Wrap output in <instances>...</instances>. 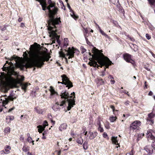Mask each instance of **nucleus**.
I'll use <instances>...</instances> for the list:
<instances>
[{
    "instance_id": "1",
    "label": "nucleus",
    "mask_w": 155,
    "mask_h": 155,
    "mask_svg": "<svg viewBox=\"0 0 155 155\" xmlns=\"http://www.w3.org/2000/svg\"><path fill=\"white\" fill-rule=\"evenodd\" d=\"M3 71H7V75L4 72H1L0 75V91L5 93L7 92L9 87L13 88L17 87L19 81L12 77L11 76H16L17 72L14 71V67L13 63L7 61L2 68Z\"/></svg>"
},
{
    "instance_id": "2",
    "label": "nucleus",
    "mask_w": 155,
    "mask_h": 155,
    "mask_svg": "<svg viewBox=\"0 0 155 155\" xmlns=\"http://www.w3.org/2000/svg\"><path fill=\"white\" fill-rule=\"evenodd\" d=\"M30 57L32 59V62H27L26 63L23 60H21L19 58L13 56L10 59V61L15 60L16 62V66L23 70L24 67L26 68L36 67L38 68L42 67L44 64L45 61H48L49 60L50 56L46 55L43 52L39 51H32L29 52Z\"/></svg>"
},
{
    "instance_id": "3",
    "label": "nucleus",
    "mask_w": 155,
    "mask_h": 155,
    "mask_svg": "<svg viewBox=\"0 0 155 155\" xmlns=\"http://www.w3.org/2000/svg\"><path fill=\"white\" fill-rule=\"evenodd\" d=\"M48 3L49 5L47 6V8L48 10L50 18L48 22V30L49 36L51 38L49 44L52 45L55 43L56 39L58 44L59 45L61 44V41L59 40L60 36L57 35L56 25L59 24L61 21L60 18H54V15L56 14L58 9L55 6V3H52L51 0H48Z\"/></svg>"
},
{
    "instance_id": "4",
    "label": "nucleus",
    "mask_w": 155,
    "mask_h": 155,
    "mask_svg": "<svg viewBox=\"0 0 155 155\" xmlns=\"http://www.w3.org/2000/svg\"><path fill=\"white\" fill-rule=\"evenodd\" d=\"M102 50H99L95 47H94L92 50L93 54H91V53L89 52L90 55L92 56V58H89L90 61L88 64L91 66L101 68L105 66L106 68H108L109 65L113 64L112 61L107 57L104 56L102 53Z\"/></svg>"
},
{
    "instance_id": "5",
    "label": "nucleus",
    "mask_w": 155,
    "mask_h": 155,
    "mask_svg": "<svg viewBox=\"0 0 155 155\" xmlns=\"http://www.w3.org/2000/svg\"><path fill=\"white\" fill-rule=\"evenodd\" d=\"M69 95L68 92H66V91H62L61 94L60 95L61 98H64L68 102V106L67 107L68 110H70L73 105L75 104V101L74 98L75 97V93L74 92L71 93Z\"/></svg>"
},
{
    "instance_id": "6",
    "label": "nucleus",
    "mask_w": 155,
    "mask_h": 155,
    "mask_svg": "<svg viewBox=\"0 0 155 155\" xmlns=\"http://www.w3.org/2000/svg\"><path fill=\"white\" fill-rule=\"evenodd\" d=\"M74 48L73 47H72V49H71L70 48H69L68 51H66V54L64 53L62 51L59 52V54L60 56L65 58L66 60L67 61V57L69 59L74 57Z\"/></svg>"
},
{
    "instance_id": "7",
    "label": "nucleus",
    "mask_w": 155,
    "mask_h": 155,
    "mask_svg": "<svg viewBox=\"0 0 155 155\" xmlns=\"http://www.w3.org/2000/svg\"><path fill=\"white\" fill-rule=\"evenodd\" d=\"M61 77L62 78V81L61 82L58 81V83L65 84L66 85V87H68V89L73 87V85L72 83L65 75H61Z\"/></svg>"
},
{
    "instance_id": "8",
    "label": "nucleus",
    "mask_w": 155,
    "mask_h": 155,
    "mask_svg": "<svg viewBox=\"0 0 155 155\" xmlns=\"http://www.w3.org/2000/svg\"><path fill=\"white\" fill-rule=\"evenodd\" d=\"M16 98V97H14L13 96H9L7 97L6 95H5L1 97V101L2 103L3 106H5L8 104L9 101H13Z\"/></svg>"
},
{
    "instance_id": "9",
    "label": "nucleus",
    "mask_w": 155,
    "mask_h": 155,
    "mask_svg": "<svg viewBox=\"0 0 155 155\" xmlns=\"http://www.w3.org/2000/svg\"><path fill=\"white\" fill-rule=\"evenodd\" d=\"M123 57L124 60L126 62L130 63L132 64L134 63V61L132 59V56L130 54L127 53H125L123 54Z\"/></svg>"
},
{
    "instance_id": "10",
    "label": "nucleus",
    "mask_w": 155,
    "mask_h": 155,
    "mask_svg": "<svg viewBox=\"0 0 155 155\" xmlns=\"http://www.w3.org/2000/svg\"><path fill=\"white\" fill-rule=\"evenodd\" d=\"M148 118L147 119V123L151 125L153 124L154 123L153 120L152 119L155 117V113L154 114L152 112L148 115Z\"/></svg>"
},
{
    "instance_id": "11",
    "label": "nucleus",
    "mask_w": 155,
    "mask_h": 155,
    "mask_svg": "<svg viewBox=\"0 0 155 155\" xmlns=\"http://www.w3.org/2000/svg\"><path fill=\"white\" fill-rule=\"evenodd\" d=\"M140 125V121H135L131 124L130 127V130L134 131V130L136 129L137 127Z\"/></svg>"
},
{
    "instance_id": "12",
    "label": "nucleus",
    "mask_w": 155,
    "mask_h": 155,
    "mask_svg": "<svg viewBox=\"0 0 155 155\" xmlns=\"http://www.w3.org/2000/svg\"><path fill=\"white\" fill-rule=\"evenodd\" d=\"M65 103V102L64 101H62L61 104H60L58 102H57L55 103V104L53 106L52 108L55 111L60 110V108L59 107V105L60 106H63Z\"/></svg>"
},
{
    "instance_id": "13",
    "label": "nucleus",
    "mask_w": 155,
    "mask_h": 155,
    "mask_svg": "<svg viewBox=\"0 0 155 155\" xmlns=\"http://www.w3.org/2000/svg\"><path fill=\"white\" fill-rule=\"evenodd\" d=\"M40 3V5L42 7V10L45 11L47 8V4L46 0H36Z\"/></svg>"
},
{
    "instance_id": "14",
    "label": "nucleus",
    "mask_w": 155,
    "mask_h": 155,
    "mask_svg": "<svg viewBox=\"0 0 155 155\" xmlns=\"http://www.w3.org/2000/svg\"><path fill=\"white\" fill-rule=\"evenodd\" d=\"M152 146H147L144 148L145 150L148 153V154H151L153 152V147H152Z\"/></svg>"
},
{
    "instance_id": "15",
    "label": "nucleus",
    "mask_w": 155,
    "mask_h": 155,
    "mask_svg": "<svg viewBox=\"0 0 155 155\" xmlns=\"http://www.w3.org/2000/svg\"><path fill=\"white\" fill-rule=\"evenodd\" d=\"M67 6H68V8H69V9H70V11L71 12V13L70 14L71 16L73 18H74L75 20H76V19L78 18V17L77 16H76V15H75L74 11H73L72 10L69 4L68 3H67Z\"/></svg>"
},
{
    "instance_id": "16",
    "label": "nucleus",
    "mask_w": 155,
    "mask_h": 155,
    "mask_svg": "<svg viewBox=\"0 0 155 155\" xmlns=\"http://www.w3.org/2000/svg\"><path fill=\"white\" fill-rule=\"evenodd\" d=\"M89 138L91 140L94 139L97 135V133L96 131L94 132H89Z\"/></svg>"
},
{
    "instance_id": "17",
    "label": "nucleus",
    "mask_w": 155,
    "mask_h": 155,
    "mask_svg": "<svg viewBox=\"0 0 155 155\" xmlns=\"http://www.w3.org/2000/svg\"><path fill=\"white\" fill-rule=\"evenodd\" d=\"M49 91L51 92L50 97L51 98L52 97V96L54 95H58V93L56 92L53 87L52 86H51L50 87Z\"/></svg>"
},
{
    "instance_id": "18",
    "label": "nucleus",
    "mask_w": 155,
    "mask_h": 155,
    "mask_svg": "<svg viewBox=\"0 0 155 155\" xmlns=\"http://www.w3.org/2000/svg\"><path fill=\"white\" fill-rule=\"evenodd\" d=\"M67 127V124L64 123L61 124L59 127V130L61 131H62L65 130Z\"/></svg>"
},
{
    "instance_id": "19",
    "label": "nucleus",
    "mask_w": 155,
    "mask_h": 155,
    "mask_svg": "<svg viewBox=\"0 0 155 155\" xmlns=\"http://www.w3.org/2000/svg\"><path fill=\"white\" fill-rule=\"evenodd\" d=\"M147 135L148 140L149 139H151L152 140L155 139V137L150 132H149L148 131Z\"/></svg>"
},
{
    "instance_id": "20",
    "label": "nucleus",
    "mask_w": 155,
    "mask_h": 155,
    "mask_svg": "<svg viewBox=\"0 0 155 155\" xmlns=\"http://www.w3.org/2000/svg\"><path fill=\"white\" fill-rule=\"evenodd\" d=\"M14 117L12 116H8L6 117V122L8 124L10 123L11 121L13 120L14 119Z\"/></svg>"
},
{
    "instance_id": "21",
    "label": "nucleus",
    "mask_w": 155,
    "mask_h": 155,
    "mask_svg": "<svg viewBox=\"0 0 155 155\" xmlns=\"http://www.w3.org/2000/svg\"><path fill=\"white\" fill-rule=\"evenodd\" d=\"M21 84L22 89L25 92L26 90V88L28 86L30 85V84L26 83H25Z\"/></svg>"
},
{
    "instance_id": "22",
    "label": "nucleus",
    "mask_w": 155,
    "mask_h": 155,
    "mask_svg": "<svg viewBox=\"0 0 155 155\" xmlns=\"http://www.w3.org/2000/svg\"><path fill=\"white\" fill-rule=\"evenodd\" d=\"M35 110L39 114H43V110L38 107L35 108Z\"/></svg>"
},
{
    "instance_id": "23",
    "label": "nucleus",
    "mask_w": 155,
    "mask_h": 155,
    "mask_svg": "<svg viewBox=\"0 0 155 155\" xmlns=\"http://www.w3.org/2000/svg\"><path fill=\"white\" fill-rule=\"evenodd\" d=\"M117 137H112L111 138V140L112 142L116 145L118 144V140L117 139Z\"/></svg>"
},
{
    "instance_id": "24",
    "label": "nucleus",
    "mask_w": 155,
    "mask_h": 155,
    "mask_svg": "<svg viewBox=\"0 0 155 155\" xmlns=\"http://www.w3.org/2000/svg\"><path fill=\"white\" fill-rule=\"evenodd\" d=\"M38 128V130L39 133H41L45 130V127H44L42 125H39L37 126Z\"/></svg>"
},
{
    "instance_id": "25",
    "label": "nucleus",
    "mask_w": 155,
    "mask_h": 155,
    "mask_svg": "<svg viewBox=\"0 0 155 155\" xmlns=\"http://www.w3.org/2000/svg\"><path fill=\"white\" fill-rule=\"evenodd\" d=\"M151 7L154 5L155 7V0H147Z\"/></svg>"
},
{
    "instance_id": "26",
    "label": "nucleus",
    "mask_w": 155,
    "mask_h": 155,
    "mask_svg": "<svg viewBox=\"0 0 155 155\" xmlns=\"http://www.w3.org/2000/svg\"><path fill=\"white\" fill-rule=\"evenodd\" d=\"M82 146L84 150H86L88 148L87 142L86 141L84 142Z\"/></svg>"
},
{
    "instance_id": "27",
    "label": "nucleus",
    "mask_w": 155,
    "mask_h": 155,
    "mask_svg": "<svg viewBox=\"0 0 155 155\" xmlns=\"http://www.w3.org/2000/svg\"><path fill=\"white\" fill-rule=\"evenodd\" d=\"M99 31L102 35L108 38H109V36L107 35L105 33L102 29H100Z\"/></svg>"
},
{
    "instance_id": "28",
    "label": "nucleus",
    "mask_w": 155,
    "mask_h": 155,
    "mask_svg": "<svg viewBox=\"0 0 155 155\" xmlns=\"http://www.w3.org/2000/svg\"><path fill=\"white\" fill-rule=\"evenodd\" d=\"M116 119V116H112L110 117L109 119L111 122H114L115 121Z\"/></svg>"
},
{
    "instance_id": "29",
    "label": "nucleus",
    "mask_w": 155,
    "mask_h": 155,
    "mask_svg": "<svg viewBox=\"0 0 155 155\" xmlns=\"http://www.w3.org/2000/svg\"><path fill=\"white\" fill-rule=\"evenodd\" d=\"M10 132V128L9 127L5 128L4 130V132L5 133H9Z\"/></svg>"
},
{
    "instance_id": "30",
    "label": "nucleus",
    "mask_w": 155,
    "mask_h": 155,
    "mask_svg": "<svg viewBox=\"0 0 155 155\" xmlns=\"http://www.w3.org/2000/svg\"><path fill=\"white\" fill-rule=\"evenodd\" d=\"M22 149L23 151L26 152L28 151L29 150V147H26L24 146L22 148Z\"/></svg>"
},
{
    "instance_id": "31",
    "label": "nucleus",
    "mask_w": 155,
    "mask_h": 155,
    "mask_svg": "<svg viewBox=\"0 0 155 155\" xmlns=\"http://www.w3.org/2000/svg\"><path fill=\"white\" fill-rule=\"evenodd\" d=\"M27 140L30 143L31 142L32 143V144L34 145V141L32 140V139L29 136L27 138Z\"/></svg>"
},
{
    "instance_id": "32",
    "label": "nucleus",
    "mask_w": 155,
    "mask_h": 155,
    "mask_svg": "<svg viewBox=\"0 0 155 155\" xmlns=\"http://www.w3.org/2000/svg\"><path fill=\"white\" fill-rule=\"evenodd\" d=\"M84 36L87 44L89 45H91V43L90 41H89L88 40L87 38V36H86V35L84 34Z\"/></svg>"
},
{
    "instance_id": "33",
    "label": "nucleus",
    "mask_w": 155,
    "mask_h": 155,
    "mask_svg": "<svg viewBox=\"0 0 155 155\" xmlns=\"http://www.w3.org/2000/svg\"><path fill=\"white\" fill-rule=\"evenodd\" d=\"M133 47L134 48V51L136 52L138 50V46L135 44H133Z\"/></svg>"
},
{
    "instance_id": "34",
    "label": "nucleus",
    "mask_w": 155,
    "mask_h": 155,
    "mask_svg": "<svg viewBox=\"0 0 155 155\" xmlns=\"http://www.w3.org/2000/svg\"><path fill=\"white\" fill-rule=\"evenodd\" d=\"M101 120L100 118H98V119H97V125L98 126H101Z\"/></svg>"
},
{
    "instance_id": "35",
    "label": "nucleus",
    "mask_w": 155,
    "mask_h": 155,
    "mask_svg": "<svg viewBox=\"0 0 155 155\" xmlns=\"http://www.w3.org/2000/svg\"><path fill=\"white\" fill-rule=\"evenodd\" d=\"M98 82L100 85L104 84V81L102 79H99L98 80Z\"/></svg>"
},
{
    "instance_id": "36",
    "label": "nucleus",
    "mask_w": 155,
    "mask_h": 155,
    "mask_svg": "<svg viewBox=\"0 0 155 155\" xmlns=\"http://www.w3.org/2000/svg\"><path fill=\"white\" fill-rule=\"evenodd\" d=\"M81 52L82 54L84 53L86 51V49L84 48V47L82 46H81Z\"/></svg>"
},
{
    "instance_id": "37",
    "label": "nucleus",
    "mask_w": 155,
    "mask_h": 155,
    "mask_svg": "<svg viewBox=\"0 0 155 155\" xmlns=\"http://www.w3.org/2000/svg\"><path fill=\"white\" fill-rule=\"evenodd\" d=\"M68 39L67 38H64V46H67L68 45Z\"/></svg>"
},
{
    "instance_id": "38",
    "label": "nucleus",
    "mask_w": 155,
    "mask_h": 155,
    "mask_svg": "<svg viewBox=\"0 0 155 155\" xmlns=\"http://www.w3.org/2000/svg\"><path fill=\"white\" fill-rule=\"evenodd\" d=\"M119 9V11H120L121 12L124 13V10L123 8L121 6L119 7H118Z\"/></svg>"
},
{
    "instance_id": "39",
    "label": "nucleus",
    "mask_w": 155,
    "mask_h": 155,
    "mask_svg": "<svg viewBox=\"0 0 155 155\" xmlns=\"http://www.w3.org/2000/svg\"><path fill=\"white\" fill-rule=\"evenodd\" d=\"M98 129L101 132H102L104 131L103 128L101 126H99Z\"/></svg>"
},
{
    "instance_id": "40",
    "label": "nucleus",
    "mask_w": 155,
    "mask_h": 155,
    "mask_svg": "<svg viewBox=\"0 0 155 155\" xmlns=\"http://www.w3.org/2000/svg\"><path fill=\"white\" fill-rule=\"evenodd\" d=\"M83 142V139L81 138H80V139H78V143L82 144Z\"/></svg>"
},
{
    "instance_id": "41",
    "label": "nucleus",
    "mask_w": 155,
    "mask_h": 155,
    "mask_svg": "<svg viewBox=\"0 0 155 155\" xmlns=\"http://www.w3.org/2000/svg\"><path fill=\"white\" fill-rule=\"evenodd\" d=\"M112 4H115L116 2H118V0H109Z\"/></svg>"
},
{
    "instance_id": "42",
    "label": "nucleus",
    "mask_w": 155,
    "mask_h": 155,
    "mask_svg": "<svg viewBox=\"0 0 155 155\" xmlns=\"http://www.w3.org/2000/svg\"><path fill=\"white\" fill-rule=\"evenodd\" d=\"M153 141V140L152 143L151 145L152 147H153V149L155 150V140L154 141Z\"/></svg>"
},
{
    "instance_id": "43",
    "label": "nucleus",
    "mask_w": 155,
    "mask_h": 155,
    "mask_svg": "<svg viewBox=\"0 0 155 155\" xmlns=\"http://www.w3.org/2000/svg\"><path fill=\"white\" fill-rule=\"evenodd\" d=\"M106 70V68H104V71L101 72L102 74L101 75V76H104L105 75V71Z\"/></svg>"
},
{
    "instance_id": "44",
    "label": "nucleus",
    "mask_w": 155,
    "mask_h": 155,
    "mask_svg": "<svg viewBox=\"0 0 155 155\" xmlns=\"http://www.w3.org/2000/svg\"><path fill=\"white\" fill-rule=\"evenodd\" d=\"M146 37L147 38L148 40H149L151 38L150 36L148 34H146Z\"/></svg>"
},
{
    "instance_id": "45",
    "label": "nucleus",
    "mask_w": 155,
    "mask_h": 155,
    "mask_svg": "<svg viewBox=\"0 0 155 155\" xmlns=\"http://www.w3.org/2000/svg\"><path fill=\"white\" fill-rule=\"evenodd\" d=\"M4 151L5 152H4V154H8L10 153L9 150L5 148Z\"/></svg>"
},
{
    "instance_id": "46",
    "label": "nucleus",
    "mask_w": 155,
    "mask_h": 155,
    "mask_svg": "<svg viewBox=\"0 0 155 155\" xmlns=\"http://www.w3.org/2000/svg\"><path fill=\"white\" fill-rule=\"evenodd\" d=\"M48 125L47 122L46 121H45L43 123V126L45 128L46 126H47Z\"/></svg>"
},
{
    "instance_id": "47",
    "label": "nucleus",
    "mask_w": 155,
    "mask_h": 155,
    "mask_svg": "<svg viewBox=\"0 0 155 155\" xmlns=\"http://www.w3.org/2000/svg\"><path fill=\"white\" fill-rule=\"evenodd\" d=\"M82 27L83 28V29L84 30L86 34L88 33V30L86 28H85L84 26H83L82 25H81Z\"/></svg>"
},
{
    "instance_id": "48",
    "label": "nucleus",
    "mask_w": 155,
    "mask_h": 155,
    "mask_svg": "<svg viewBox=\"0 0 155 155\" xmlns=\"http://www.w3.org/2000/svg\"><path fill=\"white\" fill-rule=\"evenodd\" d=\"M24 57L26 58H28V54L26 53V52H25L23 54Z\"/></svg>"
},
{
    "instance_id": "49",
    "label": "nucleus",
    "mask_w": 155,
    "mask_h": 155,
    "mask_svg": "<svg viewBox=\"0 0 155 155\" xmlns=\"http://www.w3.org/2000/svg\"><path fill=\"white\" fill-rule=\"evenodd\" d=\"M6 29V27L5 26H3V27H2L1 28V30L2 31H5Z\"/></svg>"
},
{
    "instance_id": "50",
    "label": "nucleus",
    "mask_w": 155,
    "mask_h": 155,
    "mask_svg": "<svg viewBox=\"0 0 155 155\" xmlns=\"http://www.w3.org/2000/svg\"><path fill=\"white\" fill-rule=\"evenodd\" d=\"M103 136L104 138H105L107 136V133L104 132L103 133Z\"/></svg>"
},
{
    "instance_id": "51",
    "label": "nucleus",
    "mask_w": 155,
    "mask_h": 155,
    "mask_svg": "<svg viewBox=\"0 0 155 155\" xmlns=\"http://www.w3.org/2000/svg\"><path fill=\"white\" fill-rule=\"evenodd\" d=\"M5 148L7 149L10 150L11 149V147L7 145L5 147Z\"/></svg>"
},
{
    "instance_id": "52",
    "label": "nucleus",
    "mask_w": 155,
    "mask_h": 155,
    "mask_svg": "<svg viewBox=\"0 0 155 155\" xmlns=\"http://www.w3.org/2000/svg\"><path fill=\"white\" fill-rule=\"evenodd\" d=\"M20 81H23L24 79V77L23 76H21V78H19Z\"/></svg>"
},
{
    "instance_id": "53",
    "label": "nucleus",
    "mask_w": 155,
    "mask_h": 155,
    "mask_svg": "<svg viewBox=\"0 0 155 155\" xmlns=\"http://www.w3.org/2000/svg\"><path fill=\"white\" fill-rule=\"evenodd\" d=\"M15 108V107H13L9 109L8 110V112H11L12 110H13Z\"/></svg>"
},
{
    "instance_id": "54",
    "label": "nucleus",
    "mask_w": 155,
    "mask_h": 155,
    "mask_svg": "<svg viewBox=\"0 0 155 155\" xmlns=\"http://www.w3.org/2000/svg\"><path fill=\"white\" fill-rule=\"evenodd\" d=\"M144 68L145 69H146L147 71H150V68H149L147 67V66H145L144 67Z\"/></svg>"
},
{
    "instance_id": "55",
    "label": "nucleus",
    "mask_w": 155,
    "mask_h": 155,
    "mask_svg": "<svg viewBox=\"0 0 155 155\" xmlns=\"http://www.w3.org/2000/svg\"><path fill=\"white\" fill-rule=\"evenodd\" d=\"M59 2L60 3V4H61V6H62V5H63V7H64V9H65V7L64 6V5L63 4V2H62V1H59Z\"/></svg>"
},
{
    "instance_id": "56",
    "label": "nucleus",
    "mask_w": 155,
    "mask_h": 155,
    "mask_svg": "<svg viewBox=\"0 0 155 155\" xmlns=\"http://www.w3.org/2000/svg\"><path fill=\"white\" fill-rule=\"evenodd\" d=\"M45 132H44V133H43L42 135L43 136L42 137V138L43 139H46V137L44 136V135L45 134Z\"/></svg>"
},
{
    "instance_id": "57",
    "label": "nucleus",
    "mask_w": 155,
    "mask_h": 155,
    "mask_svg": "<svg viewBox=\"0 0 155 155\" xmlns=\"http://www.w3.org/2000/svg\"><path fill=\"white\" fill-rule=\"evenodd\" d=\"M129 102L128 101H127L125 102L124 104L126 105L127 106L128 105H129Z\"/></svg>"
},
{
    "instance_id": "58",
    "label": "nucleus",
    "mask_w": 155,
    "mask_h": 155,
    "mask_svg": "<svg viewBox=\"0 0 155 155\" xmlns=\"http://www.w3.org/2000/svg\"><path fill=\"white\" fill-rule=\"evenodd\" d=\"M129 39L132 41H135V39L133 37H130Z\"/></svg>"
},
{
    "instance_id": "59",
    "label": "nucleus",
    "mask_w": 155,
    "mask_h": 155,
    "mask_svg": "<svg viewBox=\"0 0 155 155\" xmlns=\"http://www.w3.org/2000/svg\"><path fill=\"white\" fill-rule=\"evenodd\" d=\"M82 129L83 130V133H84L86 131V127H82Z\"/></svg>"
},
{
    "instance_id": "60",
    "label": "nucleus",
    "mask_w": 155,
    "mask_h": 155,
    "mask_svg": "<svg viewBox=\"0 0 155 155\" xmlns=\"http://www.w3.org/2000/svg\"><path fill=\"white\" fill-rule=\"evenodd\" d=\"M153 92L151 91H150L148 93V95L150 96H151L153 95Z\"/></svg>"
},
{
    "instance_id": "61",
    "label": "nucleus",
    "mask_w": 155,
    "mask_h": 155,
    "mask_svg": "<svg viewBox=\"0 0 155 155\" xmlns=\"http://www.w3.org/2000/svg\"><path fill=\"white\" fill-rule=\"evenodd\" d=\"M126 155H133V153L132 152H131L129 153H127Z\"/></svg>"
},
{
    "instance_id": "62",
    "label": "nucleus",
    "mask_w": 155,
    "mask_h": 155,
    "mask_svg": "<svg viewBox=\"0 0 155 155\" xmlns=\"http://www.w3.org/2000/svg\"><path fill=\"white\" fill-rule=\"evenodd\" d=\"M110 81L111 83V84H113L115 83V81L114 80H111Z\"/></svg>"
},
{
    "instance_id": "63",
    "label": "nucleus",
    "mask_w": 155,
    "mask_h": 155,
    "mask_svg": "<svg viewBox=\"0 0 155 155\" xmlns=\"http://www.w3.org/2000/svg\"><path fill=\"white\" fill-rule=\"evenodd\" d=\"M20 140L23 141L24 140V138L22 137H21L20 138Z\"/></svg>"
},
{
    "instance_id": "64",
    "label": "nucleus",
    "mask_w": 155,
    "mask_h": 155,
    "mask_svg": "<svg viewBox=\"0 0 155 155\" xmlns=\"http://www.w3.org/2000/svg\"><path fill=\"white\" fill-rule=\"evenodd\" d=\"M109 78H110V79H113V76L111 75H110L108 77Z\"/></svg>"
}]
</instances>
